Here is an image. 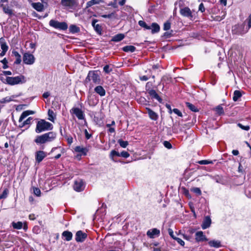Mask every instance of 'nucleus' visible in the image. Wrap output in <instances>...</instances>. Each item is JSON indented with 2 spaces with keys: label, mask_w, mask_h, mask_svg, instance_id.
<instances>
[{
  "label": "nucleus",
  "mask_w": 251,
  "mask_h": 251,
  "mask_svg": "<svg viewBox=\"0 0 251 251\" xmlns=\"http://www.w3.org/2000/svg\"><path fill=\"white\" fill-rule=\"evenodd\" d=\"M56 136L57 134L56 132L50 131L36 136L34 139V142L37 144H44L48 142H52L56 139Z\"/></svg>",
  "instance_id": "f257e3e1"
},
{
  "label": "nucleus",
  "mask_w": 251,
  "mask_h": 251,
  "mask_svg": "<svg viewBox=\"0 0 251 251\" xmlns=\"http://www.w3.org/2000/svg\"><path fill=\"white\" fill-rule=\"evenodd\" d=\"M53 128V125L43 119H41L37 122L35 128V132L40 133L42 132L51 130Z\"/></svg>",
  "instance_id": "f03ea898"
},
{
  "label": "nucleus",
  "mask_w": 251,
  "mask_h": 251,
  "mask_svg": "<svg viewBox=\"0 0 251 251\" xmlns=\"http://www.w3.org/2000/svg\"><path fill=\"white\" fill-rule=\"evenodd\" d=\"M100 74V72L99 71H89L85 80V82L87 83L92 80L95 84H100L101 81Z\"/></svg>",
  "instance_id": "7ed1b4c3"
},
{
  "label": "nucleus",
  "mask_w": 251,
  "mask_h": 251,
  "mask_svg": "<svg viewBox=\"0 0 251 251\" xmlns=\"http://www.w3.org/2000/svg\"><path fill=\"white\" fill-rule=\"evenodd\" d=\"M6 83L10 85L24 83L26 82L25 76L20 75L15 77L7 76L6 78Z\"/></svg>",
  "instance_id": "20e7f679"
},
{
  "label": "nucleus",
  "mask_w": 251,
  "mask_h": 251,
  "mask_svg": "<svg viewBox=\"0 0 251 251\" xmlns=\"http://www.w3.org/2000/svg\"><path fill=\"white\" fill-rule=\"evenodd\" d=\"M49 25L54 28L62 30H66L68 27L66 22H59L54 20H51L49 22Z\"/></svg>",
  "instance_id": "39448f33"
},
{
  "label": "nucleus",
  "mask_w": 251,
  "mask_h": 251,
  "mask_svg": "<svg viewBox=\"0 0 251 251\" xmlns=\"http://www.w3.org/2000/svg\"><path fill=\"white\" fill-rule=\"evenodd\" d=\"M61 5L68 9H75L78 6V0H61Z\"/></svg>",
  "instance_id": "423d86ee"
},
{
  "label": "nucleus",
  "mask_w": 251,
  "mask_h": 251,
  "mask_svg": "<svg viewBox=\"0 0 251 251\" xmlns=\"http://www.w3.org/2000/svg\"><path fill=\"white\" fill-rule=\"evenodd\" d=\"M23 62L27 65H32L35 61L34 55L29 52H25L23 54Z\"/></svg>",
  "instance_id": "0eeeda50"
},
{
  "label": "nucleus",
  "mask_w": 251,
  "mask_h": 251,
  "mask_svg": "<svg viewBox=\"0 0 251 251\" xmlns=\"http://www.w3.org/2000/svg\"><path fill=\"white\" fill-rule=\"evenodd\" d=\"M180 14L185 17L192 19L193 15L192 11L188 7H184L180 9Z\"/></svg>",
  "instance_id": "6e6552de"
},
{
  "label": "nucleus",
  "mask_w": 251,
  "mask_h": 251,
  "mask_svg": "<svg viewBox=\"0 0 251 251\" xmlns=\"http://www.w3.org/2000/svg\"><path fill=\"white\" fill-rule=\"evenodd\" d=\"M74 189L77 192H81L84 189V184L81 179L76 180L73 186Z\"/></svg>",
  "instance_id": "1a4fd4ad"
},
{
  "label": "nucleus",
  "mask_w": 251,
  "mask_h": 251,
  "mask_svg": "<svg viewBox=\"0 0 251 251\" xmlns=\"http://www.w3.org/2000/svg\"><path fill=\"white\" fill-rule=\"evenodd\" d=\"M72 114H75L79 120H83L84 119V115L83 111L77 107H73L70 110Z\"/></svg>",
  "instance_id": "9d476101"
},
{
  "label": "nucleus",
  "mask_w": 251,
  "mask_h": 251,
  "mask_svg": "<svg viewBox=\"0 0 251 251\" xmlns=\"http://www.w3.org/2000/svg\"><path fill=\"white\" fill-rule=\"evenodd\" d=\"M47 156V153L43 151H38L35 152L36 162L40 163Z\"/></svg>",
  "instance_id": "9b49d317"
},
{
  "label": "nucleus",
  "mask_w": 251,
  "mask_h": 251,
  "mask_svg": "<svg viewBox=\"0 0 251 251\" xmlns=\"http://www.w3.org/2000/svg\"><path fill=\"white\" fill-rule=\"evenodd\" d=\"M87 237V234L81 230H79L75 234V241L77 242H83Z\"/></svg>",
  "instance_id": "f8f14e48"
},
{
  "label": "nucleus",
  "mask_w": 251,
  "mask_h": 251,
  "mask_svg": "<svg viewBox=\"0 0 251 251\" xmlns=\"http://www.w3.org/2000/svg\"><path fill=\"white\" fill-rule=\"evenodd\" d=\"M160 230L156 228L149 230L147 232V236L150 238H154L156 236H159L160 235Z\"/></svg>",
  "instance_id": "ddd939ff"
},
{
  "label": "nucleus",
  "mask_w": 251,
  "mask_h": 251,
  "mask_svg": "<svg viewBox=\"0 0 251 251\" xmlns=\"http://www.w3.org/2000/svg\"><path fill=\"white\" fill-rule=\"evenodd\" d=\"M244 26L242 25H236L232 27V32L233 34H243Z\"/></svg>",
  "instance_id": "4468645a"
},
{
  "label": "nucleus",
  "mask_w": 251,
  "mask_h": 251,
  "mask_svg": "<svg viewBox=\"0 0 251 251\" xmlns=\"http://www.w3.org/2000/svg\"><path fill=\"white\" fill-rule=\"evenodd\" d=\"M195 239L197 242L207 241L208 239L206 237L205 235L203 234V232L201 231H198L195 234Z\"/></svg>",
  "instance_id": "2eb2a0df"
},
{
  "label": "nucleus",
  "mask_w": 251,
  "mask_h": 251,
  "mask_svg": "<svg viewBox=\"0 0 251 251\" xmlns=\"http://www.w3.org/2000/svg\"><path fill=\"white\" fill-rule=\"evenodd\" d=\"M211 224V220L210 217L206 216V217H205V218L203 221V222L201 224V228L203 229H206L210 226Z\"/></svg>",
  "instance_id": "dca6fc26"
},
{
  "label": "nucleus",
  "mask_w": 251,
  "mask_h": 251,
  "mask_svg": "<svg viewBox=\"0 0 251 251\" xmlns=\"http://www.w3.org/2000/svg\"><path fill=\"white\" fill-rule=\"evenodd\" d=\"M146 110L149 117L152 120L156 121L158 119V116L156 113L152 111L151 108L146 107Z\"/></svg>",
  "instance_id": "f3484780"
},
{
  "label": "nucleus",
  "mask_w": 251,
  "mask_h": 251,
  "mask_svg": "<svg viewBox=\"0 0 251 251\" xmlns=\"http://www.w3.org/2000/svg\"><path fill=\"white\" fill-rule=\"evenodd\" d=\"M3 11L9 17H12L15 15L14 10L11 8L10 6L8 4H5V7H3Z\"/></svg>",
  "instance_id": "a211bd4d"
},
{
  "label": "nucleus",
  "mask_w": 251,
  "mask_h": 251,
  "mask_svg": "<svg viewBox=\"0 0 251 251\" xmlns=\"http://www.w3.org/2000/svg\"><path fill=\"white\" fill-rule=\"evenodd\" d=\"M75 151L76 152H80V155L85 156L89 151V149L87 148H83L80 146H76L75 149Z\"/></svg>",
  "instance_id": "6ab92c4d"
},
{
  "label": "nucleus",
  "mask_w": 251,
  "mask_h": 251,
  "mask_svg": "<svg viewBox=\"0 0 251 251\" xmlns=\"http://www.w3.org/2000/svg\"><path fill=\"white\" fill-rule=\"evenodd\" d=\"M151 99H154L157 100L159 102H162V100L156 92L155 90L152 89L148 92Z\"/></svg>",
  "instance_id": "aec40b11"
},
{
  "label": "nucleus",
  "mask_w": 251,
  "mask_h": 251,
  "mask_svg": "<svg viewBox=\"0 0 251 251\" xmlns=\"http://www.w3.org/2000/svg\"><path fill=\"white\" fill-rule=\"evenodd\" d=\"M32 7L38 12H42L44 9V5L39 2H33L31 4Z\"/></svg>",
  "instance_id": "412c9836"
},
{
  "label": "nucleus",
  "mask_w": 251,
  "mask_h": 251,
  "mask_svg": "<svg viewBox=\"0 0 251 251\" xmlns=\"http://www.w3.org/2000/svg\"><path fill=\"white\" fill-rule=\"evenodd\" d=\"M95 92L99 94L100 96L102 97L105 95V90L100 85L97 86L94 89Z\"/></svg>",
  "instance_id": "4be33fe9"
},
{
  "label": "nucleus",
  "mask_w": 251,
  "mask_h": 251,
  "mask_svg": "<svg viewBox=\"0 0 251 251\" xmlns=\"http://www.w3.org/2000/svg\"><path fill=\"white\" fill-rule=\"evenodd\" d=\"M62 236L65 238V240L69 241L72 239L73 234L71 232L66 230L63 232Z\"/></svg>",
  "instance_id": "5701e85b"
},
{
  "label": "nucleus",
  "mask_w": 251,
  "mask_h": 251,
  "mask_svg": "<svg viewBox=\"0 0 251 251\" xmlns=\"http://www.w3.org/2000/svg\"><path fill=\"white\" fill-rule=\"evenodd\" d=\"M34 113V112L32 110H26V111H24L22 113V114L19 118V122H21L25 118L27 117L28 115H29L30 114H33Z\"/></svg>",
  "instance_id": "b1692460"
},
{
  "label": "nucleus",
  "mask_w": 251,
  "mask_h": 251,
  "mask_svg": "<svg viewBox=\"0 0 251 251\" xmlns=\"http://www.w3.org/2000/svg\"><path fill=\"white\" fill-rule=\"evenodd\" d=\"M150 26L151 27L150 29H151L152 34L158 33L160 31V26L156 23H152Z\"/></svg>",
  "instance_id": "393cba45"
},
{
  "label": "nucleus",
  "mask_w": 251,
  "mask_h": 251,
  "mask_svg": "<svg viewBox=\"0 0 251 251\" xmlns=\"http://www.w3.org/2000/svg\"><path fill=\"white\" fill-rule=\"evenodd\" d=\"M12 53L16 58L14 63L16 64H20L22 61L21 55L16 50H13Z\"/></svg>",
  "instance_id": "a878e982"
},
{
  "label": "nucleus",
  "mask_w": 251,
  "mask_h": 251,
  "mask_svg": "<svg viewBox=\"0 0 251 251\" xmlns=\"http://www.w3.org/2000/svg\"><path fill=\"white\" fill-rule=\"evenodd\" d=\"M209 245L211 247L216 248H220L222 246L221 243L219 240H211L208 242Z\"/></svg>",
  "instance_id": "bb28decb"
},
{
  "label": "nucleus",
  "mask_w": 251,
  "mask_h": 251,
  "mask_svg": "<svg viewBox=\"0 0 251 251\" xmlns=\"http://www.w3.org/2000/svg\"><path fill=\"white\" fill-rule=\"evenodd\" d=\"M125 38V35L122 33H119L114 36L111 41L115 42L121 41Z\"/></svg>",
  "instance_id": "cd10ccee"
},
{
  "label": "nucleus",
  "mask_w": 251,
  "mask_h": 251,
  "mask_svg": "<svg viewBox=\"0 0 251 251\" xmlns=\"http://www.w3.org/2000/svg\"><path fill=\"white\" fill-rule=\"evenodd\" d=\"M0 46L2 50L4 51H7L8 47L5 42L4 39L2 37L0 38Z\"/></svg>",
  "instance_id": "c85d7f7f"
},
{
  "label": "nucleus",
  "mask_w": 251,
  "mask_h": 251,
  "mask_svg": "<svg viewBox=\"0 0 251 251\" xmlns=\"http://www.w3.org/2000/svg\"><path fill=\"white\" fill-rule=\"evenodd\" d=\"M69 31L72 33H76L80 31V28L74 25H71L69 27Z\"/></svg>",
  "instance_id": "c756f323"
},
{
  "label": "nucleus",
  "mask_w": 251,
  "mask_h": 251,
  "mask_svg": "<svg viewBox=\"0 0 251 251\" xmlns=\"http://www.w3.org/2000/svg\"><path fill=\"white\" fill-rule=\"evenodd\" d=\"M136 50V48L133 46H126L123 48V50L125 52H134Z\"/></svg>",
  "instance_id": "7c9ffc66"
},
{
  "label": "nucleus",
  "mask_w": 251,
  "mask_h": 251,
  "mask_svg": "<svg viewBox=\"0 0 251 251\" xmlns=\"http://www.w3.org/2000/svg\"><path fill=\"white\" fill-rule=\"evenodd\" d=\"M242 96L241 92L239 90H235L233 93V100L236 101Z\"/></svg>",
  "instance_id": "2f4dec72"
},
{
  "label": "nucleus",
  "mask_w": 251,
  "mask_h": 251,
  "mask_svg": "<svg viewBox=\"0 0 251 251\" xmlns=\"http://www.w3.org/2000/svg\"><path fill=\"white\" fill-rule=\"evenodd\" d=\"M48 116L49 117L48 119L50 121L52 122H54V119L55 118V115L53 111L52 110L49 109L48 110Z\"/></svg>",
  "instance_id": "473e14b6"
},
{
  "label": "nucleus",
  "mask_w": 251,
  "mask_h": 251,
  "mask_svg": "<svg viewBox=\"0 0 251 251\" xmlns=\"http://www.w3.org/2000/svg\"><path fill=\"white\" fill-rule=\"evenodd\" d=\"M12 226L15 229H21L23 227V223L21 222H12Z\"/></svg>",
  "instance_id": "72a5a7b5"
},
{
  "label": "nucleus",
  "mask_w": 251,
  "mask_h": 251,
  "mask_svg": "<svg viewBox=\"0 0 251 251\" xmlns=\"http://www.w3.org/2000/svg\"><path fill=\"white\" fill-rule=\"evenodd\" d=\"M186 105L188 108H189L191 111L193 112L198 111V108L190 102H186Z\"/></svg>",
  "instance_id": "f704fd0d"
},
{
  "label": "nucleus",
  "mask_w": 251,
  "mask_h": 251,
  "mask_svg": "<svg viewBox=\"0 0 251 251\" xmlns=\"http://www.w3.org/2000/svg\"><path fill=\"white\" fill-rule=\"evenodd\" d=\"M138 24L140 26L144 27L146 29H150L151 28V27L149 25H148L146 22L144 21H139L138 22Z\"/></svg>",
  "instance_id": "c9c22d12"
},
{
  "label": "nucleus",
  "mask_w": 251,
  "mask_h": 251,
  "mask_svg": "<svg viewBox=\"0 0 251 251\" xmlns=\"http://www.w3.org/2000/svg\"><path fill=\"white\" fill-rule=\"evenodd\" d=\"M14 98V97L13 96L12 97H7L4 98H3L0 100V103H4L6 102H10L13 100V99Z\"/></svg>",
  "instance_id": "e433bc0d"
},
{
  "label": "nucleus",
  "mask_w": 251,
  "mask_h": 251,
  "mask_svg": "<svg viewBox=\"0 0 251 251\" xmlns=\"http://www.w3.org/2000/svg\"><path fill=\"white\" fill-rule=\"evenodd\" d=\"M154 81H155L154 80H153V82L149 81L146 83V86H145V89L147 92H149V91H150V90H152L151 88L152 87L153 84L154 82Z\"/></svg>",
  "instance_id": "4c0bfd02"
},
{
  "label": "nucleus",
  "mask_w": 251,
  "mask_h": 251,
  "mask_svg": "<svg viewBox=\"0 0 251 251\" xmlns=\"http://www.w3.org/2000/svg\"><path fill=\"white\" fill-rule=\"evenodd\" d=\"M215 110L217 112V113L219 115H221L224 113V109L221 105L217 106L215 108Z\"/></svg>",
  "instance_id": "58836bf2"
},
{
  "label": "nucleus",
  "mask_w": 251,
  "mask_h": 251,
  "mask_svg": "<svg viewBox=\"0 0 251 251\" xmlns=\"http://www.w3.org/2000/svg\"><path fill=\"white\" fill-rule=\"evenodd\" d=\"M118 143L120 144V146L122 148H126L128 145V143L127 141H123L122 139H119L118 140Z\"/></svg>",
  "instance_id": "ea45409f"
},
{
  "label": "nucleus",
  "mask_w": 251,
  "mask_h": 251,
  "mask_svg": "<svg viewBox=\"0 0 251 251\" xmlns=\"http://www.w3.org/2000/svg\"><path fill=\"white\" fill-rule=\"evenodd\" d=\"M8 193V189L7 188L4 189L2 192V193L0 195V199H5L7 197Z\"/></svg>",
  "instance_id": "a19ab883"
},
{
  "label": "nucleus",
  "mask_w": 251,
  "mask_h": 251,
  "mask_svg": "<svg viewBox=\"0 0 251 251\" xmlns=\"http://www.w3.org/2000/svg\"><path fill=\"white\" fill-rule=\"evenodd\" d=\"M94 28L98 34L100 35L101 34L102 29V27L100 25L97 24V25L95 26Z\"/></svg>",
  "instance_id": "79ce46f5"
},
{
  "label": "nucleus",
  "mask_w": 251,
  "mask_h": 251,
  "mask_svg": "<svg viewBox=\"0 0 251 251\" xmlns=\"http://www.w3.org/2000/svg\"><path fill=\"white\" fill-rule=\"evenodd\" d=\"M100 1L97 0H91L87 2V7H90L94 4H99Z\"/></svg>",
  "instance_id": "37998d69"
},
{
  "label": "nucleus",
  "mask_w": 251,
  "mask_h": 251,
  "mask_svg": "<svg viewBox=\"0 0 251 251\" xmlns=\"http://www.w3.org/2000/svg\"><path fill=\"white\" fill-rule=\"evenodd\" d=\"M33 118L31 117L28 118L20 126L21 127L24 126L26 125H30L31 124V122Z\"/></svg>",
  "instance_id": "c03bdc74"
},
{
  "label": "nucleus",
  "mask_w": 251,
  "mask_h": 251,
  "mask_svg": "<svg viewBox=\"0 0 251 251\" xmlns=\"http://www.w3.org/2000/svg\"><path fill=\"white\" fill-rule=\"evenodd\" d=\"M171 22L169 21L166 22L163 25V29L164 30H168L171 28Z\"/></svg>",
  "instance_id": "a18cd8bd"
},
{
  "label": "nucleus",
  "mask_w": 251,
  "mask_h": 251,
  "mask_svg": "<svg viewBox=\"0 0 251 251\" xmlns=\"http://www.w3.org/2000/svg\"><path fill=\"white\" fill-rule=\"evenodd\" d=\"M191 191L200 196L201 194V191L199 188L194 187L191 189Z\"/></svg>",
  "instance_id": "49530a36"
},
{
  "label": "nucleus",
  "mask_w": 251,
  "mask_h": 251,
  "mask_svg": "<svg viewBox=\"0 0 251 251\" xmlns=\"http://www.w3.org/2000/svg\"><path fill=\"white\" fill-rule=\"evenodd\" d=\"M212 163V162L211 161H208L207 160H202L199 161L198 162V163H199V164H201V165H207V164H211Z\"/></svg>",
  "instance_id": "de8ad7c7"
},
{
  "label": "nucleus",
  "mask_w": 251,
  "mask_h": 251,
  "mask_svg": "<svg viewBox=\"0 0 251 251\" xmlns=\"http://www.w3.org/2000/svg\"><path fill=\"white\" fill-rule=\"evenodd\" d=\"M110 156L111 157H113L114 156L119 157L120 156V153L115 150H112L110 152Z\"/></svg>",
  "instance_id": "09e8293b"
},
{
  "label": "nucleus",
  "mask_w": 251,
  "mask_h": 251,
  "mask_svg": "<svg viewBox=\"0 0 251 251\" xmlns=\"http://www.w3.org/2000/svg\"><path fill=\"white\" fill-rule=\"evenodd\" d=\"M1 62L3 65V66H2L3 69H6V68H7L8 67V66L7 65L8 61H7V60L6 58H4V59H3L1 61Z\"/></svg>",
  "instance_id": "8fccbe9b"
},
{
  "label": "nucleus",
  "mask_w": 251,
  "mask_h": 251,
  "mask_svg": "<svg viewBox=\"0 0 251 251\" xmlns=\"http://www.w3.org/2000/svg\"><path fill=\"white\" fill-rule=\"evenodd\" d=\"M238 126L239 127H240L241 129H244L246 131H248L250 128V126H245L242 125L240 123L238 124Z\"/></svg>",
  "instance_id": "3c124183"
},
{
  "label": "nucleus",
  "mask_w": 251,
  "mask_h": 251,
  "mask_svg": "<svg viewBox=\"0 0 251 251\" xmlns=\"http://www.w3.org/2000/svg\"><path fill=\"white\" fill-rule=\"evenodd\" d=\"M103 71L105 73L108 74L112 71V69H110L109 65H106L103 67Z\"/></svg>",
  "instance_id": "603ef678"
},
{
  "label": "nucleus",
  "mask_w": 251,
  "mask_h": 251,
  "mask_svg": "<svg viewBox=\"0 0 251 251\" xmlns=\"http://www.w3.org/2000/svg\"><path fill=\"white\" fill-rule=\"evenodd\" d=\"M120 156H122L124 158H127L129 156V154L128 152L126 151H123L120 153Z\"/></svg>",
  "instance_id": "864d4df0"
},
{
  "label": "nucleus",
  "mask_w": 251,
  "mask_h": 251,
  "mask_svg": "<svg viewBox=\"0 0 251 251\" xmlns=\"http://www.w3.org/2000/svg\"><path fill=\"white\" fill-rule=\"evenodd\" d=\"M114 15H115L114 13H110L107 15H106V14L101 15H100V16L103 18H107L110 19V18H112L113 17H114Z\"/></svg>",
  "instance_id": "5fc2aeb1"
},
{
  "label": "nucleus",
  "mask_w": 251,
  "mask_h": 251,
  "mask_svg": "<svg viewBox=\"0 0 251 251\" xmlns=\"http://www.w3.org/2000/svg\"><path fill=\"white\" fill-rule=\"evenodd\" d=\"M164 146L167 149H170L172 148L171 144L169 142L165 141L163 142Z\"/></svg>",
  "instance_id": "6e6d98bb"
},
{
  "label": "nucleus",
  "mask_w": 251,
  "mask_h": 251,
  "mask_svg": "<svg viewBox=\"0 0 251 251\" xmlns=\"http://www.w3.org/2000/svg\"><path fill=\"white\" fill-rule=\"evenodd\" d=\"M33 192L37 196H40L41 195V191L38 188H34L33 189Z\"/></svg>",
  "instance_id": "4d7b16f0"
},
{
  "label": "nucleus",
  "mask_w": 251,
  "mask_h": 251,
  "mask_svg": "<svg viewBox=\"0 0 251 251\" xmlns=\"http://www.w3.org/2000/svg\"><path fill=\"white\" fill-rule=\"evenodd\" d=\"M66 140L67 141V143L69 145H71V144L73 143V137L71 136H67L66 137Z\"/></svg>",
  "instance_id": "13d9d810"
},
{
  "label": "nucleus",
  "mask_w": 251,
  "mask_h": 251,
  "mask_svg": "<svg viewBox=\"0 0 251 251\" xmlns=\"http://www.w3.org/2000/svg\"><path fill=\"white\" fill-rule=\"evenodd\" d=\"M173 111L176 114V115H177L179 117H182V113L181 112V111L178 110V109L177 108H174L173 110Z\"/></svg>",
  "instance_id": "bf43d9fd"
},
{
  "label": "nucleus",
  "mask_w": 251,
  "mask_h": 251,
  "mask_svg": "<svg viewBox=\"0 0 251 251\" xmlns=\"http://www.w3.org/2000/svg\"><path fill=\"white\" fill-rule=\"evenodd\" d=\"M175 240H176L177 242V243L178 244H179L181 246H184V244H185L184 242L182 240H181L180 238L176 237V238H175Z\"/></svg>",
  "instance_id": "052dcab7"
},
{
  "label": "nucleus",
  "mask_w": 251,
  "mask_h": 251,
  "mask_svg": "<svg viewBox=\"0 0 251 251\" xmlns=\"http://www.w3.org/2000/svg\"><path fill=\"white\" fill-rule=\"evenodd\" d=\"M168 233H169V234L170 235V236L172 238H173L174 239H175V238H176V237L174 234V231L171 228H169L168 229Z\"/></svg>",
  "instance_id": "680f3d73"
},
{
  "label": "nucleus",
  "mask_w": 251,
  "mask_h": 251,
  "mask_svg": "<svg viewBox=\"0 0 251 251\" xmlns=\"http://www.w3.org/2000/svg\"><path fill=\"white\" fill-rule=\"evenodd\" d=\"M8 0H0V7H2L3 10V7H4L5 5L4 3H8Z\"/></svg>",
  "instance_id": "e2e57ef3"
},
{
  "label": "nucleus",
  "mask_w": 251,
  "mask_h": 251,
  "mask_svg": "<svg viewBox=\"0 0 251 251\" xmlns=\"http://www.w3.org/2000/svg\"><path fill=\"white\" fill-rule=\"evenodd\" d=\"M199 10L202 13L205 11V8L202 3H201L199 6Z\"/></svg>",
  "instance_id": "0e129e2a"
},
{
  "label": "nucleus",
  "mask_w": 251,
  "mask_h": 251,
  "mask_svg": "<svg viewBox=\"0 0 251 251\" xmlns=\"http://www.w3.org/2000/svg\"><path fill=\"white\" fill-rule=\"evenodd\" d=\"M150 78V76H148L147 75H143L140 76L139 77L140 80L141 81H147Z\"/></svg>",
  "instance_id": "69168bd1"
},
{
  "label": "nucleus",
  "mask_w": 251,
  "mask_h": 251,
  "mask_svg": "<svg viewBox=\"0 0 251 251\" xmlns=\"http://www.w3.org/2000/svg\"><path fill=\"white\" fill-rule=\"evenodd\" d=\"M84 133H85V138L87 139H89L92 136V134H89L87 129H85Z\"/></svg>",
  "instance_id": "338daca9"
},
{
  "label": "nucleus",
  "mask_w": 251,
  "mask_h": 251,
  "mask_svg": "<svg viewBox=\"0 0 251 251\" xmlns=\"http://www.w3.org/2000/svg\"><path fill=\"white\" fill-rule=\"evenodd\" d=\"M50 95V94L49 92H45L43 94V97L45 99L48 98L49 97Z\"/></svg>",
  "instance_id": "774afa93"
}]
</instances>
